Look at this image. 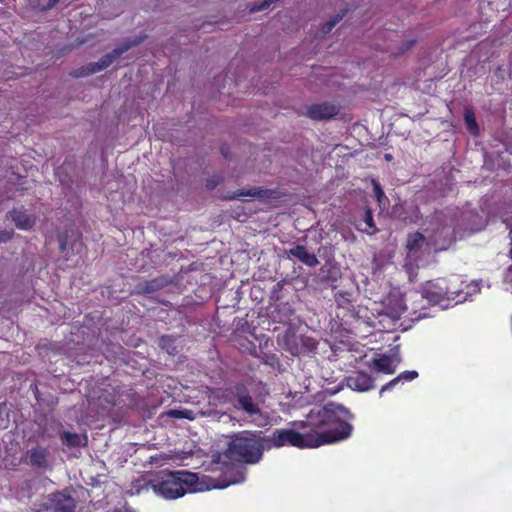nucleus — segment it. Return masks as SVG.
<instances>
[{"label": "nucleus", "instance_id": "obj_1", "mask_svg": "<svg viewBox=\"0 0 512 512\" xmlns=\"http://www.w3.org/2000/svg\"><path fill=\"white\" fill-rule=\"evenodd\" d=\"M343 407L328 404L324 407L311 410L309 422L315 430L306 434L293 429H276L264 439L267 448L291 445L297 448H316L324 444L346 439L350 436L352 426L340 419L344 413Z\"/></svg>", "mask_w": 512, "mask_h": 512}, {"label": "nucleus", "instance_id": "obj_2", "mask_svg": "<svg viewBox=\"0 0 512 512\" xmlns=\"http://www.w3.org/2000/svg\"><path fill=\"white\" fill-rule=\"evenodd\" d=\"M197 483V474L188 471H176L159 475L154 479L142 476L132 483L131 490L139 494L151 489L156 495L173 500L184 496L187 492L199 490Z\"/></svg>", "mask_w": 512, "mask_h": 512}, {"label": "nucleus", "instance_id": "obj_3", "mask_svg": "<svg viewBox=\"0 0 512 512\" xmlns=\"http://www.w3.org/2000/svg\"><path fill=\"white\" fill-rule=\"evenodd\" d=\"M265 447V441L259 435L243 431L231 436L226 456L233 461L254 464L261 459Z\"/></svg>", "mask_w": 512, "mask_h": 512}, {"label": "nucleus", "instance_id": "obj_4", "mask_svg": "<svg viewBox=\"0 0 512 512\" xmlns=\"http://www.w3.org/2000/svg\"><path fill=\"white\" fill-rule=\"evenodd\" d=\"M438 238H427L419 232L410 234L407 238L406 249H407V261L410 264L417 263L420 259L426 255H430L433 251L442 249L437 247Z\"/></svg>", "mask_w": 512, "mask_h": 512}, {"label": "nucleus", "instance_id": "obj_5", "mask_svg": "<svg viewBox=\"0 0 512 512\" xmlns=\"http://www.w3.org/2000/svg\"><path fill=\"white\" fill-rule=\"evenodd\" d=\"M460 296V290L448 284L445 279L428 281L422 288L421 298L429 304H439L444 299L456 300Z\"/></svg>", "mask_w": 512, "mask_h": 512}, {"label": "nucleus", "instance_id": "obj_6", "mask_svg": "<svg viewBox=\"0 0 512 512\" xmlns=\"http://www.w3.org/2000/svg\"><path fill=\"white\" fill-rule=\"evenodd\" d=\"M144 40V37H135L133 39H126L123 43L113 49L110 53L102 56L97 62L88 64L78 76H85L97 73L109 67L115 60H117L123 53L130 48L139 45Z\"/></svg>", "mask_w": 512, "mask_h": 512}, {"label": "nucleus", "instance_id": "obj_7", "mask_svg": "<svg viewBox=\"0 0 512 512\" xmlns=\"http://www.w3.org/2000/svg\"><path fill=\"white\" fill-rule=\"evenodd\" d=\"M238 408L243 409L246 413L253 417L252 421L258 426H264L269 423V417L264 415L260 409L253 403L252 397L244 388L237 390Z\"/></svg>", "mask_w": 512, "mask_h": 512}, {"label": "nucleus", "instance_id": "obj_8", "mask_svg": "<svg viewBox=\"0 0 512 512\" xmlns=\"http://www.w3.org/2000/svg\"><path fill=\"white\" fill-rule=\"evenodd\" d=\"M75 508V500L69 494L58 492L50 495L37 512H75Z\"/></svg>", "mask_w": 512, "mask_h": 512}, {"label": "nucleus", "instance_id": "obj_9", "mask_svg": "<svg viewBox=\"0 0 512 512\" xmlns=\"http://www.w3.org/2000/svg\"><path fill=\"white\" fill-rule=\"evenodd\" d=\"M339 113V108L330 103L312 104L307 108V115L314 120H326Z\"/></svg>", "mask_w": 512, "mask_h": 512}, {"label": "nucleus", "instance_id": "obj_10", "mask_svg": "<svg viewBox=\"0 0 512 512\" xmlns=\"http://www.w3.org/2000/svg\"><path fill=\"white\" fill-rule=\"evenodd\" d=\"M8 217L15 223V226L21 230L31 229L36 222V216L28 213L23 207L12 210L9 212Z\"/></svg>", "mask_w": 512, "mask_h": 512}, {"label": "nucleus", "instance_id": "obj_11", "mask_svg": "<svg viewBox=\"0 0 512 512\" xmlns=\"http://www.w3.org/2000/svg\"><path fill=\"white\" fill-rule=\"evenodd\" d=\"M347 386L355 391L366 392L374 388V381L367 373L357 372L347 378Z\"/></svg>", "mask_w": 512, "mask_h": 512}, {"label": "nucleus", "instance_id": "obj_12", "mask_svg": "<svg viewBox=\"0 0 512 512\" xmlns=\"http://www.w3.org/2000/svg\"><path fill=\"white\" fill-rule=\"evenodd\" d=\"M49 451L44 447H34L26 452V461L33 467L44 468L47 466Z\"/></svg>", "mask_w": 512, "mask_h": 512}, {"label": "nucleus", "instance_id": "obj_13", "mask_svg": "<svg viewBox=\"0 0 512 512\" xmlns=\"http://www.w3.org/2000/svg\"><path fill=\"white\" fill-rule=\"evenodd\" d=\"M288 254L290 256H293L297 258L299 261H301L303 264L309 266V267H315L319 264V261L314 253H310L306 247L302 245H296L292 247Z\"/></svg>", "mask_w": 512, "mask_h": 512}, {"label": "nucleus", "instance_id": "obj_14", "mask_svg": "<svg viewBox=\"0 0 512 512\" xmlns=\"http://www.w3.org/2000/svg\"><path fill=\"white\" fill-rule=\"evenodd\" d=\"M373 363L377 371L386 374H393L395 372L396 365L399 363V359L381 355L379 358L374 359Z\"/></svg>", "mask_w": 512, "mask_h": 512}, {"label": "nucleus", "instance_id": "obj_15", "mask_svg": "<svg viewBox=\"0 0 512 512\" xmlns=\"http://www.w3.org/2000/svg\"><path fill=\"white\" fill-rule=\"evenodd\" d=\"M271 195L269 190H265L259 187H253L249 189H241L231 196V199H244V198H267Z\"/></svg>", "mask_w": 512, "mask_h": 512}, {"label": "nucleus", "instance_id": "obj_16", "mask_svg": "<svg viewBox=\"0 0 512 512\" xmlns=\"http://www.w3.org/2000/svg\"><path fill=\"white\" fill-rule=\"evenodd\" d=\"M300 335H297L294 332H287L283 338L284 347L292 354V355H300L302 354V346L299 341Z\"/></svg>", "mask_w": 512, "mask_h": 512}, {"label": "nucleus", "instance_id": "obj_17", "mask_svg": "<svg viewBox=\"0 0 512 512\" xmlns=\"http://www.w3.org/2000/svg\"><path fill=\"white\" fill-rule=\"evenodd\" d=\"M62 442L68 447H81L87 444V437L82 434L64 432L61 435Z\"/></svg>", "mask_w": 512, "mask_h": 512}, {"label": "nucleus", "instance_id": "obj_18", "mask_svg": "<svg viewBox=\"0 0 512 512\" xmlns=\"http://www.w3.org/2000/svg\"><path fill=\"white\" fill-rule=\"evenodd\" d=\"M418 376L416 371H405L399 374L396 378L382 386L380 389V395H382L385 391L392 389L397 383L400 381H411Z\"/></svg>", "mask_w": 512, "mask_h": 512}, {"label": "nucleus", "instance_id": "obj_19", "mask_svg": "<svg viewBox=\"0 0 512 512\" xmlns=\"http://www.w3.org/2000/svg\"><path fill=\"white\" fill-rule=\"evenodd\" d=\"M363 223L365 226L362 227V224H360L359 230L364 231L370 235L376 233L377 229H376L375 223L373 221L372 211L370 209H367L365 211Z\"/></svg>", "mask_w": 512, "mask_h": 512}, {"label": "nucleus", "instance_id": "obj_20", "mask_svg": "<svg viewBox=\"0 0 512 512\" xmlns=\"http://www.w3.org/2000/svg\"><path fill=\"white\" fill-rule=\"evenodd\" d=\"M345 14H346V12L342 11V12L335 14L333 17H331L330 20L327 21L322 26V32L325 34L329 33L343 19Z\"/></svg>", "mask_w": 512, "mask_h": 512}, {"label": "nucleus", "instance_id": "obj_21", "mask_svg": "<svg viewBox=\"0 0 512 512\" xmlns=\"http://www.w3.org/2000/svg\"><path fill=\"white\" fill-rule=\"evenodd\" d=\"M464 119L467 126V129L474 135L478 133V125L476 123V119L474 113L470 110H465Z\"/></svg>", "mask_w": 512, "mask_h": 512}, {"label": "nucleus", "instance_id": "obj_22", "mask_svg": "<svg viewBox=\"0 0 512 512\" xmlns=\"http://www.w3.org/2000/svg\"><path fill=\"white\" fill-rule=\"evenodd\" d=\"M159 345L169 354H175L177 352L176 346L174 345V339L169 336L161 337L159 340Z\"/></svg>", "mask_w": 512, "mask_h": 512}, {"label": "nucleus", "instance_id": "obj_23", "mask_svg": "<svg viewBox=\"0 0 512 512\" xmlns=\"http://www.w3.org/2000/svg\"><path fill=\"white\" fill-rule=\"evenodd\" d=\"M299 341L301 342L302 353L314 350L317 345L315 339L308 336L300 335Z\"/></svg>", "mask_w": 512, "mask_h": 512}, {"label": "nucleus", "instance_id": "obj_24", "mask_svg": "<svg viewBox=\"0 0 512 512\" xmlns=\"http://www.w3.org/2000/svg\"><path fill=\"white\" fill-rule=\"evenodd\" d=\"M169 415L172 416L173 418H178V419H181V418H187V419H193V412L190 411V410H171L169 412Z\"/></svg>", "mask_w": 512, "mask_h": 512}, {"label": "nucleus", "instance_id": "obj_25", "mask_svg": "<svg viewBox=\"0 0 512 512\" xmlns=\"http://www.w3.org/2000/svg\"><path fill=\"white\" fill-rule=\"evenodd\" d=\"M278 0H263V2L260 5L254 6L251 11H261L269 8L273 3L277 2Z\"/></svg>", "mask_w": 512, "mask_h": 512}, {"label": "nucleus", "instance_id": "obj_26", "mask_svg": "<svg viewBox=\"0 0 512 512\" xmlns=\"http://www.w3.org/2000/svg\"><path fill=\"white\" fill-rule=\"evenodd\" d=\"M373 186H374V192L377 197V200L379 203H381L382 198H384V192L381 189L380 185L376 181H373Z\"/></svg>", "mask_w": 512, "mask_h": 512}, {"label": "nucleus", "instance_id": "obj_27", "mask_svg": "<svg viewBox=\"0 0 512 512\" xmlns=\"http://www.w3.org/2000/svg\"><path fill=\"white\" fill-rule=\"evenodd\" d=\"M510 238H511L510 256H511V259H512V228H511V231H510ZM505 281L506 282H512V264L508 268L507 274L505 276Z\"/></svg>", "mask_w": 512, "mask_h": 512}, {"label": "nucleus", "instance_id": "obj_28", "mask_svg": "<svg viewBox=\"0 0 512 512\" xmlns=\"http://www.w3.org/2000/svg\"><path fill=\"white\" fill-rule=\"evenodd\" d=\"M13 236V231H3L0 233V243L10 240Z\"/></svg>", "mask_w": 512, "mask_h": 512}, {"label": "nucleus", "instance_id": "obj_29", "mask_svg": "<svg viewBox=\"0 0 512 512\" xmlns=\"http://www.w3.org/2000/svg\"><path fill=\"white\" fill-rule=\"evenodd\" d=\"M407 310V306L406 305H400L399 306V309L395 312V314H393L394 317H398L400 316L401 313H403L404 311Z\"/></svg>", "mask_w": 512, "mask_h": 512}, {"label": "nucleus", "instance_id": "obj_30", "mask_svg": "<svg viewBox=\"0 0 512 512\" xmlns=\"http://www.w3.org/2000/svg\"><path fill=\"white\" fill-rule=\"evenodd\" d=\"M58 2H59V0H49V1H48V6H49V7H53V6H54V5H56Z\"/></svg>", "mask_w": 512, "mask_h": 512}, {"label": "nucleus", "instance_id": "obj_31", "mask_svg": "<svg viewBox=\"0 0 512 512\" xmlns=\"http://www.w3.org/2000/svg\"><path fill=\"white\" fill-rule=\"evenodd\" d=\"M229 484H230V483H227V484H225V485H214L213 487H214V488H225V487H227Z\"/></svg>", "mask_w": 512, "mask_h": 512}, {"label": "nucleus", "instance_id": "obj_32", "mask_svg": "<svg viewBox=\"0 0 512 512\" xmlns=\"http://www.w3.org/2000/svg\"><path fill=\"white\" fill-rule=\"evenodd\" d=\"M160 457L165 459V460L170 458L168 455H161Z\"/></svg>", "mask_w": 512, "mask_h": 512}, {"label": "nucleus", "instance_id": "obj_33", "mask_svg": "<svg viewBox=\"0 0 512 512\" xmlns=\"http://www.w3.org/2000/svg\"><path fill=\"white\" fill-rule=\"evenodd\" d=\"M411 46H412V42H409V43L407 44L406 49H409Z\"/></svg>", "mask_w": 512, "mask_h": 512}]
</instances>
